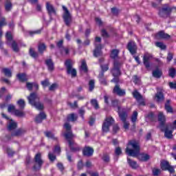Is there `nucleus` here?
Segmentation results:
<instances>
[{"mask_svg":"<svg viewBox=\"0 0 176 176\" xmlns=\"http://www.w3.org/2000/svg\"><path fill=\"white\" fill-rule=\"evenodd\" d=\"M119 130H120V128H119V126H118V124H115L113 126V133L114 134H116V133H118Z\"/></svg>","mask_w":176,"mask_h":176,"instance_id":"nucleus-58","label":"nucleus"},{"mask_svg":"<svg viewBox=\"0 0 176 176\" xmlns=\"http://www.w3.org/2000/svg\"><path fill=\"white\" fill-rule=\"evenodd\" d=\"M91 106L95 108V109H100V105H98V101L97 99L91 100Z\"/></svg>","mask_w":176,"mask_h":176,"instance_id":"nucleus-37","label":"nucleus"},{"mask_svg":"<svg viewBox=\"0 0 176 176\" xmlns=\"http://www.w3.org/2000/svg\"><path fill=\"white\" fill-rule=\"evenodd\" d=\"M101 45H96V48L94 51V57H100L102 56V52L101 51Z\"/></svg>","mask_w":176,"mask_h":176,"instance_id":"nucleus-23","label":"nucleus"},{"mask_svg":"<svg viewBox=\"0 0 176 176\" xmlns=\"http://www.w3.org/2000/svg\"><path fill=\"white\" fill-rule=\"evenodd\" d=\"M86 113V110H85V107H82L79 110H78V113L80 115L81 118L83 119L84 115Z\"/></svg>","mask_w":176,"mask_h":176,"instance_id":"nucleus-51","label":"nucleus"},{"mask_svg":"<svg viewBox=\"0 0 176 176\" xmlns=\"http://www.w3.org/2000/svg\"><path fill=\"white\" fill-rule=\"evenodd\" d=\"M152 173L153 176H159L162 174V170L157 168H154L152 169Z\"/></svg>","mask_w":176,"mask_h":176,"instance_id":"nucleus-38","label":"nucleus"},{"mask_svg":"<svg viewBox=\"0 0 176 176\" xmlns=\"http://www.w3.org/2000/svg\"><path fill=\"white\" fill-rule=\"evenodd\" d=\"M27 133V131L24 129H19L14 132H12L11 133V137H21V135H23V134H25Z\"/></svg>","mask_w":176,"mask_h":176,"instance_id":"nucleus-19","label":"nucleus"},{"mask_svg":"<svg viewBox=\"0 0 176 176\" xmlns=\"http://www.w3.org/2000/svg\"><path fill=\"white\" fill-rule=\"evenodd\" d=\"M153 76L154 78H160L162 76V71L159 69H157L154 71H153Z\"/></svg>","mask_w":176,"mask_h":176,"instance_id":"nucleus-34","label":"nucleus"},{"mask_svg":"<svg viewBox=\"0 0 176 176\" xmlns=\"http://www.w3.org/2000/svg\"><path fill=\"white\" fill-rule=\"evenodd\" d=\"M14 115L15 116H18L19 118H24L25 116V113L23 111L20 110H14Z\"/></svg>","mask_w":176,"mask_h":176,"instance_id":"nucleus-36","label":"nucleus"},{"mask_svg":"<svg viewBox=\"0 0 176 176\" xmlns=\"http://www.w3.org/2000/svg\"><path fill=\"white\" fill-rule=\"evenodd\" d=\"M115 120L112 117H107L106 118L104 122L102 124V130L103 133H108L109 131V127L110 126H112Z\"/></svg>","mask_w":176,"mask_h":176,"instance_id":"nucleus-7","label":"nucleus"},{"mask_svg":"<svg viewBox=\"0 0 176 176\" xmlns=\"http://www.w3.org/2000/svg\"><path fill=\"white\" fill-rule=\"evenodd\" d=\"M5 8L6 12H10L12 10V3L9 0L6 1Z\"/></svg>","mask_w":176,"mask_h":176,"instance_id":"nucleus-40","label":"nucleus"},{"mask_svg":"<svg viewBox=\"0 0 176 176\" xmlns=\"http://www.w3.org/2000/svg\"><path fill=\"white\" fill-rule=\"evenodd\" d=\"M17 104L20 109H23L25 107V102L23 99L18 100Z\"/></svg>","mask_w":176,"mask_h":176,"instance_id":"nucleus-43","label":"nucleus"},{"mask_svg":"<svg viewBox=\"0 0 176 176\" xmlns=\"http://www.w3.org/2000/svg\"><path fill=\"white\" fill-rule=\"evenodd\" d=\"M78 120V115L72 113L67 116L68 122H76Z\"/></svg>","mask_w":176,"mask_h":176,"instance_id":"nucleus-30","label":"nucleus"},{"mask_svg":"<svg viewBox=\"0 0 176 176\" xmlns=\"http://www.w3.org/2000/svg\"><path fill=\"white\" fill-rule=\"evenodd\" d=\"M161 168L162 170H164V171H169V173H175V170H174V168L170 165L168 162L167 161H162L161 162Z\"/></svg>","mask_w":176,"mask_h":176,"instance_id":"nucleus-11","label":"nucleus"},{"mask_svg":"<svg viewBox=\"0 0 176 176\" xmlns=\"http://www.w3.org/2000/svg\"><path fill=\"white\" fill-rule=\"evenodd\" d=\"M64 127L66 130V133L64 134V136L65 139L68 141L69 146L72 152H78L80 151V148L76 146V143H75V142L72 140V138H74V134L72 133V131L71 130V124H69V123L68 122H66L64 124Z\"/></svg>","mask_w":176,"mask_h":176,"instance_id":"nucleus-1","label":"nucleus"},{"mask_svg":"<svg viewBox=\"0 0 176 176\" xmlns=\"http://www.w3.org/2000/svg\"><path fill=\"white\" fill-rule=\"evenodd\" d=\"M54 152L55 153H57L58 155H60V152H61V148H60V146L58 145L55 146Z\"/></svg>","mask_w":176,"mask_h":176,"instance_id":"nucleus-57","label":"nucleus"},{"mask_svg":"<svg viewBox=\"0 0 176 176\" xmlns=\"http://www.w3.org/2000/svg\"><path fill=\"white\" fill-rule=\"evenodd\" d=\"M16 77L18 78L19 80H20V82H27V76L24 73L18 74Z\"/></svg>","mask_w":176,"mask_h":176,"instance_id":"nucleus-31","label":"nucleus"},{"mask_svg":"<svg viewBox=\"0 0 176 176\" xmlns=\"http://www.w3.org/2000/svg\"><path fill=\"white\" fill-rule=\"evenodd\" d=\"M46 50V45L45 43H41L38 45V52L39 53H43Z\"/></svg>","mask_w":176,"mask_h":176,"instance_id":"nucleus-46","label":"nucleus"},{"mask_svg":"<svg viewBox=\"0 0 176 176\" xmlns=\"http://www.w3.org/2000/svg\"><path fill=\"white\" fill-rule=\"evenodd\" d=\"M118 54H119V50H113L111 51V57L113 59L118 58Z\"/></svg>","mask_w":176,"mask_h":176,"instance_id":"nucleus-44","label":"nucleus"},{"mask_svg":"<svg viewBox=\"0 0 176 176\" xmlns=\"http://www.w3.org/2000/svg\"><path fill=\"white\" fill-rule=\"evenodd\" d=\"M170 102H171V100H168L165 103V109L167 111V112H173V108L170 105Z\"/></svg>","mask_w":176,"mask_h":176,"instance_id":"nucleus-35","label":"nucleus"},{"mask_svg":"<svg viewBox=\"0 0 176 176\" xmlns=\"http://www.w3.org/2000/svg\"><path fill=\"white\" fill-rule=\"evenodd\" d=\"M94 80H91L89 82V91H93L94 90Z\"/></svg>","mask_w":176,"mask_h":176,"instance_id":"nucleus-54","label":"nucleus"},{"mask_svg":"<svg viewBox=\"0 0 176 176\" xmlns=\"http://www.w3.org/2000/svg\"><path fill=\"white\" fill-rule=\"evenodd\" d=\"M155 115L152 112L149 113L147 116H146V119H147V120H150V122H153V120H155Z\"/></svg>","mask_w":176,"mask_h":176,"instance_id":"nucleus-45","label":"nucleus"},{"mask_svg":"<svg viewBox=\"0 0 176 176\" xmlns=\"http://www.w3.org/2000/svg\"><path fill=\"white\" fill-rule=\"evenodd\" d=\"M171 128V124H166L164 129H161V131H164V135L166 138L168 140L173 138V130H170Z\"/></svg>","mask_w":176,"mask_h":176,"instance_id":"nucleus-10","label":"nucleus"},{"mask_svg":"<svg viewBox=\"0 0 176 176\" xmlns=\"http://www.w3.org/2000/svg\"><path fill=\"white\" fill-rule=\"evenodd\" d=\"M1 72L4 73V75L8 78H12V71L8 68H3L1 69Z\"/></svg>","mask_w":176,"mask_h":176,"instance_id":"nucleus-33","label":"nucleus"},{"mask_svg":"<svg viewBox=\"0 0 176 176\" xmlns=\"http://www.w3.org/2000/svg\"><path fill=\"white\" fill-rule=\"evenodd\" d=\"M6 37L7 38V41H9L10 42L13 39V37L12 36V33L10 32H6Z\"/></svg>","mask_w":176,"mask_h":176,"instance_id":"nucleus-56","label":"nucleus"},{"mask_svg":"<svg viewBox=\"0 0 176 176\" xmlns=\"http://www.w3.org/2000/svg\"><path fill=\"white\" fill-rule=\"evenodd\" d=\"M12 50L14 52H15V53H18L19 52V46L17 45V43H16V41H12Z\"/></svg>","mask_w":176,"mask_h":176,"instance_id":"nucleus-48","label":"nucleus"},{"mask_svg":"<svg viewBox=\"0 0 176 176\" xmlns=\"http://www.w3.org/2000/svg\"><path fill=\"white\" fill-rule=\"evenodd\" d=\"M138 116V112L134 111L132 116H131V122L133 123V128L131 130H135V122H137V117Z\"/></svg>","mask_w":176,"mask_h":176,"instance_id":"nucleus-28","label":"nucleus"},{"mask_svg":"<svg viewBox=\"0 0 176 176\" xmlns=\"http://www.w3.org/2000/svg\"><path fill=\"white\" fill-rule=\"evenodd\" d=\"M134 98L137 100L138 102H139L140 105H145V102L144 101V98L142 97V95L138 92V91L135 90L132 93Z\"/></svg>","mask_w":176,"mask_h":176,"instance_id":"nucleus-12","label":"nucleus"},{"mask_svg":"<svg viewBox=\"0 0 176 176\" xmlns=\"http://www.w3.org/2000/svg\"><path fill=\"white\" fill-rule=\"evenodd\" d=\"M138 159L140 160V162H148L151 157L148 154H140L138 155Z\"/></svg>","mask_w":176,"mask_h":176,"instance_id":"nucleus-27","label":"nucleus"},{"mask_svg":"<svg viewBox=\"0 0 176 176\" xmlns=\"http://www.w3.org/2000/svg\"><path fill=\"white\" fill-rule=\"evenodd\" d=\"M63 9L64 10L63 20L65 24H66L67 27H69L71 23H72V16H71V14L69 13V11L68 10V8H67V7L63 6Z\"/></svg>","mask_w":176,"mask_h":176,"instance_id":"nucleus-8","label":"nucleus"},{"mask_svg":"<svg viewBox=\"0 0 176 176\" xmlns=\"http://www.w3.org/2000/svg\"><path fill=\"white\" fill-rule=\"evenodd\" d=\"M155 98L157 102H162V101H164V95L163 94V92L162 91H157L155 94Z\"/></svg>","mask_w":176,"mask_h":176,"instance_id":"nucleus-26","label":"nucleus"},{"mask_svg":"<svg viewBox=\"0 0 176 176\" xmlns=\"http://www.w3.org/2000/svg\"><path fill=\"white\" fill-rule=\"evenodd\" d=\"M16 129H17V123L13 120L10 121L7 126V130H8V131H13V130H16Z\"/></svg>","mask_w":176,"mask_h":176,"instance_id":"nucleus-25","label":"nucleus"},{"mask_svg":"<svg viewBox=\"0 0 176 176\" xmlns=\"http://www.w3.org/2000/svg\"><path fill=\"white\" fill-rule=\"evenodd\" d=\"M82 153L84 156H87V157H90L93 156V153H94V149L89 146H86L82 150Z\"/></svg>","mask_w":176,"mask_h":176,"instance_id":"nucleus-17","label":"nucleus"},{"mask_svg":"<svg viewBox=\"0 0 176 176\" xmlns=\"http://www.w3.org/2000/svg\"><path fill=\"white\" fill-rule=\"evenodd\" d=\"M34 171H39L42 167V165L43 164V160H42V154H41V153L36 154L34 156Z\"/></svg>","mask_w":176,"mask_h":176,"instance_id":"nucleus-4","label":"nucleus"},{"mask_svg":"<svg viewBox=\"0 0 176 176\" xmlns=\"http://www.w3.org/2000/svg\"><path fill=\"white\" fill-rule=\"evenodd\" d=\"M29 53L31 57H32L33 58H36V57H38V53L36 52L32 48L30 49Z\"/></svg>","mask_w":176,"mask_h":176,"instance_id":"nucleus-47","label":"nucleus"},{"mask_svg":"<svg viewBox=\"0 0 176 176\" xmlns=\"http://www.w3.org/2000/svg\"><path fill=\"white\" fill-rule=\"evenodd\" d=\"M140 151H141L140 143L136 140H130L126 148L125 152L129 156L137 157L140 155Z\"/></svg>","mask_w":176,"mask_h":176,"instance_id":"nucleus-2","label":"nucleus"},{"mask_svg":"<svg viewBox=\"0 0 176 176\" xmlns=\"http://www.w3.org/2000/svg\"><path fill=\"white\" fill-rule=\"evenodd\" d=\"M175 69L174 68H171L169 69L168 74H169V76H170V78H174V76H175Z\"/></svg>","mask_w":176,"mask_h":176,"instance_id":"nucleus-53","label":"nucleus"},{"mask_svg":"<svg viewBox=\"0 0 176 176\" xmlns=\"http://www.w3.org/2000/svg\"><path fill=\"white\" fill-rule=\"evenodd\" d=\"M111 105L114 108H118V111H120V106H119V100H112Z\"/></svg>","mask_w":176,"mask_h":176,"instance_id":"nucleus-41","label":"nucleus"},{"mask_svg":"<svg viewBox=\"0 0 176 176\" xmlns=\"http://www.w3.org/2000/svg\"><path fill=\"white\" fill-rule=\"evenodd\" d=\"M6 19H5V17H1V19L0 21V28L1 27H3V25H6Z\"/></svg>","mask_w":176,"mask_h":176,"instance_id":"nucleus-62","label":"nucleus"},{"mask_svg":"<svg viewBox=\"0 0 176 176\" xmlns=\"http://www.w3.org/2000/svg\"><path fill=\"white\" fill-rule=\"evenodd\" d=\"M155 46H157V47H160V49H161L162 50H166L167 47L166 45H164V43H163L162 42L155 43Z\"/></svg>","mask_w":176,"mask_h":176,"instance_id":"nucleus-42","label":"nucleus"},{"mask_svg":"<svg viewBox=\"0 0 176 176\" xmlns=\"http://www.w3.org/2000/svg\"><path fill=\"white\" fill-rule=\"evenodd\" d=\"M173 9H175V8L164 6L160 10L159 16L163 19H167V17H169V16L171 14Z\"/></svg>","mask_w":176,"mask_h":176,"instance_id":"nucleus-6","label":"nucleus"},{"mask_svg":"<svg viewBox=\"0 0 176 176\" xmlns=\"http://www.w3.org/2000/svg\"><path fill=\"white\" fill-rule=\"evenodd\" d=\"M102 159L105 163H109L110 162L109 155L107 153L103 154Z\"/></svg>","mask_w":176,"mask_h":176,"instance_id":"nucleus-49","label":"nucleus"},{"mask_svg":"<svg viewBox=\"0 0 176 176\" xmlns=\"http://www.w3.org/2000/svg\"><path fill=\"white\" fill-rule=\"evenodd\" d=\"M155 38L156 39H170L171 36L163 31H160L156 34Z\"/></svg>","mask_w":176,"mask_h":176,"instance_id":"nucleus-18","label":"nucleus"},{"mask_svg":"<svg viewBox=\"0 0 176 176\" xmlns=\"http://www.w3.org/2000/svg\"><path fill=\"white\" fill-rule=\"evenodd\" d=\"M152 58V54L146 52L143 56V64L146 68V69H149L151 67V64L149 63V60Z\"/></svg>","mask_w":176,"mask_h":176,"instance_id":"nucleus-13","label":"nucleus"},{"mask_svg":"<svg viewBox=\"0 0 176 176\" xmlns=\"http://www.w3.org/2000/svg\"><path fill=\"white\" fill-rule=\"evenodd\" d=\"M57 87H58V86L57 85V84H52L49 90L50 91H54V90H56V89H57Z\"/></svg>","mask_w":176,"mask_h":176,"instance_id":"nucleus-61","label":"nucleus"},{"mask_svg":"<svg viewBox=\"0 0 176 176\" xmlns=\"http://www.w3.org/2000/svg\"><path fill=\"white\" fill-rule=\"evenodd\" d=\"M7 153H8V156L12 157V156H13V155H14V151H13V150H12L11 148H7Z\"/></svg>","mask_w":176,"mask_h":176,"instance_id":"nucleus-64","label":"nucleus"},{"mask_svg":"<svg viewBox=\"0 0 176 176\" xmlns=\"http://www.w3.org/2000/svg\"><path fill=\"white\" fill-rule=\"evenodd\" d=\"M28 34L31 36H33L34 34H41V30H35V31H29Z\"/></svg>","mask_w":176,"mask_h":176,"instance_id":"nucleus-63","label":"nucleus"},{"mask_svg":"<svg viewBox=\"0 0 176 176\" xmlns=\"http://www.w3.org/2000/svg\"><path fill=\"white\" fill-rule=\"evenodd\" d=\"M67 104L70 106V108L72 109H76L78 108V101H74V103L71 102H68Z\"/></svg>","mask_w":176,"mask_h":176,"instance_id":"nucleus-50","label":"nucleus"},{"mask_svg":"<svg viewBox=\"0 0 176 176\" xmlns=\"http://www.w3.org/2000/svg\"><path fill=\"white\" fill-rule=\"evenodd\" d=\"M45 64L48 67V70L50 71L54 70V63H53V60H52V59H47L45 60Z\"/></svg>","mask_w":176,"mask_h":176,"instance_id":"nucleus-29","label":"nucleus"},{"mask_svg":"<svg viewBox=\"0 0 176 176\" xmlns=\"http://www.w3.org/2000/svg\"><path fill=\"white\" fill-rule=\"evenodd\" d=\"M127 49L130 52L131 54L133 55L137 53V45L133 41H131L128 43Z\"/></svg>","mask_w":176,"mask_h":176,"instance_id":"nucleus-16","label":"nucleus"},{"mask_svg":"<svg viewBox=\"0 0 176 176\" xmlns=\"http://www.w3.org/2000/svg\"><path fill=\"white\" fill-rule=\"evenodd\" d=\"M158 121L160 122V129L163 130L164 126H166V116L162 112H160L158 114Z\"/></svg>","mask_w":176,"mask_h":176,"instance_id":"nucleus-15","label":"nucleus"},{"mask_svg":"<svg viewBox=\"0 0 176 176\" xmlns=\"http://www.w3.org/2000/svg\"><path fill=\"white\" fill-rule=\"evenodd\" d=\"M127 163L131 168H133V170H137L138 167H140V165H138V163L137 162L130 159L129 157H127Z\"/></svg>","mask_w":176,"mask_h":176,"instance_id":"nucleus-20","label":"nucleus"},{"mask_svg":"<svg viewBox=\"0 0 176 176\" xmlns=\"http://www.w3.org/2000/svg\"><path fill=\"white\" fill-rule=\"evenodd\" d=\"M80 71H83L85 74L87 73V65L86 64V60H82L81 62Z\"/></svg>","mask_w":176,"mask_h":176,"instance_id":"nucleus-32","label":"nucleus"},{"mask_svg":"<svg viewBox=\"0 0 176 176\" xmlns=\"http://www.w3.org/2000/svg\"><path fill=\"white\" fill-rule=\"evenodd\" d=\"M29 104L34 107L38 111H43L45 107L41 101H39V96L36 93H32L28 96Z\"/></svg>","mask_w":176,"mask_h":176,"instance_id":"nucleus-3","label":"nucleus"},{"mask_svg":"<svg viewBox=\"0 0 176 176\" xmlns=\"http://www.w3.org/2000/svg\"><path fill=\"white\" fill-rule=\"evenodd\" d=\"M65 65L67 68V72L68 75H72V78H75L76 76V69L72 68L74 63L71 59H68L65 61Z\"/></svg>","mask_w":176,"mask_h":176,"instance_id":"nucleus-5","label":"nucleus"},{"mask_svg":"<svg viewBox=\"0 0 176 176\" xmlns=\"http://www.w3.org/2000/svg\"><path fill=\"white\" fill-rule=\"evenodd\" d=\"M46 9L50 16H52V14H56V10L54 9L53 5H52L50 2L46 3Z\"/></svg>","mask_w":176,"mask_h":176,"instance_id":"nucleus-21","label":"nucleus"},{"mask_svg":"<svg viewBox=\"0 0 176 176\" xmlns=\"http://www.w3.org/2000/svg\"><path fill=\"white\" fill-rule=\"evenodd\" d=\"M102 36H103V38H109V34H108L105 29L102 30Z\"/></svg>","mask_w":176,"mask_h":176,"instance_id":"nucleus-60","label":"nucleus"},{"mask_svg":"<svg viewBox=\"0 0 176 176\" xmlns=\"http://www.w3.org/2000/svg\"><path fill=\"white\" fill-rule=\"evenodd\" d=\"M118 112L120 120H122V122H126L127 119V112H126V110L123 109L122 111L119 110Z\"/></svg>","mask_w":176,"mask_h":176,"instance_id":"nucleus-22","label":"nucleus"},{"mask_svg":"<svg viewBox=\"0 0 176 176\" xmlns=\"http://www.w3.org/2000/svg\"><path fill=\"white\" fill-rule=\"evenodd\" d=\"M41 85H42V86H43V87H47V86H49V85H50V83L49 82V80L45 79L43 81H41Z\"/></svg>","mask_w":176,"mask_h":176,"instance_id":"nucleus-59","label":"nucleus"},{"mask_svg":"<svg viewBox=\"0 0 176 176\" xmlns=\"http://www.w3.org/2000/svg\"><path fill=\"white\" fill-rule=\"evenodd\" d=\"M48 158L50 159V162H54V160H56V155L52 153H49Z\"/></svg>","mask_w":176,"mask_h":176,"instance_id":"nucleus-55","label":"nucleus"},{"mask_svg":"<svg viewBox=\"0 0 176 176\" xmlns=\"http://www.w3.org/2000/svg\"><path fill=\"white\" fill-rule=\"evenodd\" d=\"M46 119V114L44 112H41L35 118L36 123H42L43 120Z\"/></svg>","mask_w":176,"mask_h":176,"instance_id":"nucleus-24","label":"nucleus"},{"mask_svg":"<svg viewBox=\"0 0 176 176\" xmlns=\"http://www.w3.org/2000/svg\"><path fill=\"white\" fill-rule=\"evenodd\" d=\"M45 135L47 138H51L52 140H57V138L54 137V133H52L51 131L45 132Z\"/></svg>","mask_w":176,"mask_h":176,"instance_id":"nucleus-39","label":"nucleus"},{"mask_svg":"<svg viewBox=\"0 0 176 176\" xmlns=\"http://www.w3.org/2000/svg\"><path fill=\"white\" fill-rule=\"evenodd\" d=\"M111 72L114 78L120 76V75H122V73L120 72V63L116 61L114 62V65Z\"/></svg>","mask_w":176,"mask_h":176,"instance_id":"nucleus-9","label":"nucleus"},{"mask_svg":"<svg viewBox=\"0 0 176 176\" xmlns=\"http://www.w3.org/2000/svg\"><path fill=\"white\" fill-rule=\"evenodd\" d=\"M113 93L114 94H117V96H119L120 97H123V96H126V90L122 89L120 88V85H116L113 89Z\"/></svg>","mask_w":176,"mask_h":176,"instance_id":"nucleus-14","label":"nucleus"},{"mask_svg":"<svg viewBox=\"0 0 176 176\" xmlns=\"http://www.w3.org/2000/svg\"><path fill=\"white\" fill-rule=\"evenodd\" d=\"M109 65L106 64V65H100L101 69L103 72H106V71H108L109 69Z\"/></svg>","mask_w":176,"mask_h":176,"instance_id":"nucleus-52","label":"nucleus"}]
</instances>
